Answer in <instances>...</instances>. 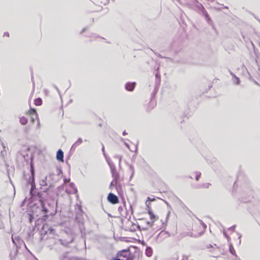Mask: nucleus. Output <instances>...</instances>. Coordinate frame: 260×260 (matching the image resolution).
<instances>
[{"mask_svg": "<svg viewBox=\"0 0 260 260\" xmlns=\"http://www.w3.org/2000/svg\"><path fill=\"white\" fill-rule=\"evenodd\" d=\"M85 246L86 247V242L84 241Z\"/></svg>", "mask_w": 260, "mask_h": 260, "instance_id": "obj_46", "label": "nucleus"}, {"mask_svg": "<svg viewBox=\"0 0 260 260\" xmlns=\"http://www.w3.org/2000/svg\"><path fill=\"white\" fill-rule=\"evenodd\" d=\"M1 144L3 147V149H6V146L5 144L3 142H2Z\"/></svg>", "mask_w": 260, "mask_h": 260, "instance_id": "obj_25", "label": "nucleus"}, {"mask_svg": "<svg viewBox=\"0 0 260 260\" xmlns=\"http://www.w3.org/2000/svg\"><path fill=\"white\" fill-rule=\"evenodd\" d=\"M142 243V244H143V245H145V242H144V241H143Z\"/></svg>", "mask_w": 260, "mask_h": 260, "instance_id": "obj_42", "label": "nucleus"}, {"mask_svg": "<svg viewBox=\"0 0 260 260\" xmlns=\"http://www.w3.org/2000/svg\"><path fill=\"white\" fill-rule=\"evenodd\" d=\"M34 115H36V118L37 120V124L36 127V131H39L40 128V120L37 112V111L34 108Z\"/></svg>", "mask_w": 260, "mask_h": 260, "instance_id": "obj_9", "label": "nucleus"}, {"mask_svg": "<svg viewBox=\"0 0 260 260\" xmlns=\"http://www.w3.org/2000/svg\"><path fill=\"white\" fill-rule=\"evenodd\" d=\"M34 214L35 213L37 216L40 217L36 221L35 224L36 228H37L38 230H39V226L40 225V223H42V231L41 234L44 232L45 234H46L48 231L46 230V229H47L48 231L50 232V233H53L54 230L52 228H48V226H45L44 221H45L46 219L48 218V215L47 214L48 213V209L45 207L44 203L42 199H40L39 197H35V184H34Z\"/></svg>", "mask_w": 260, "mask_h": 260, "instance_id": "obj_1", "label": "nucleus"}, {"mask_svg": "<svg viewBox=\"0 0 260 260\" xmlns=\"http://www.w3.org/2000/svg\"><path fill=\"white\" fill-rule=\"evenodd\" d=\"M122 135H123V136H125V135H127V133H126V132L125 131H124V132H123V133H122Z\"/></svg>", "mask_w": 260, "mask_h": 260, "instance_id": "obj_36", "label": "nucleus"}, {"mask_svg": "<svg viewBox=\"0 0 260 260\" xmlns=\"http://www.w3.org/2000/svg\"><path fill=\"white\" fill-rule=\"evenodd\" d=\"M102 151H103V153H104V155H105V156H106V155H105V149H104V146H103V148H102ZM105 157H106V158H108V157H107L106 156H105Z\"/></svg>", "mask_w": 260, "mask_h": 260, "instance_id": "obj_33", "label": "nucleus"}, {"mask_svg": "<svg viewBox=\"0 0 260 260\" xmlns=\"http://www.w3.org/2000/svg\"><path fill=\"white\" fill-rule=\"evenodd\" d=\"M124 144L126 146V147H127L128 149H129V145L127 143H125Z\"/></svg>", "mask_w": 260, "mask_h": 260, "instance_id": "obj_34", "label": "nucleus"}, {"mask_svg": "<svg viewBox=\"0 0 260 260\" xmlns=\"http://www.w3.org/2000/svg\"><path fill=\"white\" fill-rule=\"evenodd\" d=\"M3 36L4 37H9V33L8 32H4Z\"/></svg>", "mask_w": 260, "mask_h": 260, "instance_id": "obj_24", "label": "nucleus"}, {"mask_svg": "<svg viewBox=\"0 0 260 260\" xmlns=\"http://www.w3.org/2000/svg\"><path fill=\"white\" fill-rule=\"evenodd\" d=\"M229 73L233 77L235 78L236 77V76L234 74H233L230 70H229Z\"/></svg>", "mask_w": 260, "mask_h": 260, "instance_id": "obj_27", "label": "nucleus"}, {"mask_svg": "<svg viewBox=\"0 0 260 260\" xmlns=\"http://www.w3.org/2000/svg\"><path fill=\"white\" fill-rule=\"evenodd\" d=\"M116 158H118L119 160V162H120L121 161V157L119 156V155H117L115 156Z\"/></svg>", "mask_w": 260, "mask_h": 260, "instance_id": "obj_31", "label": "nucleus"}, {"mask_svg": "<svg viewBox=\"0 0 260 260\" xmlns=\"http://www.w3.org/2000/svg\"><path fill=\"white\" fill-rule=\"evenodd\" d=\"M56 175L52 173H50L48 177L50 178L52 181L56 182L58 180V178H55Z\"/></svg>", "mask_w": 260, "mask_h": 260, "instance_id": "obj_13", "label": "nucleus"}, {"mask_svg": "<svg viewBox=\"0 0 260 260\" xmlns=\"http://www.w3.org/2000/svg\"><path fill=\"white\" fill-rule=\"evenodd\" d=\"M35 228H34V229H33L34 231L35 230Z\"/></svg>", "mask_w": 260, "mask_h": 260, "instance_id": "obj_48", "label": "nucleus"}, {"mask_svg": "<svg viewBox=\"0 0 260 260\" xmlns=\"http://www.w3.org/2000/svg\"><path fill=\"white\" fill-rule=\"evenodd\" d=\"M235 79H236V81H235V83L236 84H239L240 83V79L237 77V76L236 77H235Z\"/></svg>", "mask_w": 260, "mask_h": 260, "instance_id": "obj_20", "label": "nucleus"}, {"mask_svg": "<svg viewBox=\"0 0 260 260\" xmlns=\"http://www.w3.org/2000/svg\"><path fill=\"white\" fill-rule=\"evenodd\" d=\"M207 186L206 187H208V186H209V185H210V184H207Z\"/></svg>", "mask_w": 260, "mask_h": 260, "instance_id": "obj_43", "label": "nucleus"}, {"mask_svg": "<svg viewBox=\"0 0 260 260\" xmlns=\"http://www.w3.org/2000/svg\"><path fill=\"white\" fill-rule=\"evenodd\" d=\"M201 224L203 226L204 229H205L207 227L206 224L204 223V222L201 220H200Z\"/></svg>", "mask_w": 260, "mask_h": 260, "instance_id": "obj_21", "label": "nucleus"}, {"mask_svg": "<svg viewBox=\"0 0 260 260\" xmlns=\"http://www.w3.org/2000/svg\"><path fill=\"white\" fill-rule=\"evenodd\" d=\"M107 200L109 202L112 204H116L119 202L118 197L111 192L109 193Z\"/></svg>", "mask_w": 260, "mask_h": 260, "instance_id": "obj_5", "label": "nucleus"}, {"mask_svg": "<svg viewBox=\"0 0 260 260\" xmlns=\"http://www.w3.org/2000/svg\"><path fill=\"white\" fill-rule=\"evenodd\" d=\"M12 240L13 243L15 245L17 248H21L22 246H24L25 248L28 250V251L32 254L30 250L27 248V246L24 242V241L19 238L18 237H14L13 235L12 236Z\"/></svg>", "mask_w": 260, "mask_h": 260, "instance_id": "obj_4", "label": "nucleus"}, {"mask_svg": "<svg viewBox=\"0 0 260 260\" xmlns=\"http://www.w3.org/2000/svg\"><path fill=\"white\" fill-rule=\"evenodd\" d=\"M148 200H149V201H154V199H150V198H148Z\"/></svg>", "mask_w": 260, "mask_h": 260, "instance_id": "obj_37", "label": "nucleus"}, {"mask_svg": "<svg viewBox=\"0 0 260 260\" xmlns=\"http://www.w3.org/2000/svg\"><path fill=\"white\" fill-rule=\"evenodd\" d=\"M70 178H69V179H64V182L67 183L69 182L70 181Z\"/></svg>", "mask_w": 260, "mask_h": 260, "instance_id": "obj_28", "label": "nucleus"}, {"mask_svg": "<svg viewBox=\"0 0 260 260\" xmlns=\"http://www.w3.org/2000/svg\"><path fill=\"white\" fill-rule=\"evenodd\" d=\"M155 76L157 78H160V75L159 74V73L157 72L155 74Z\"/></svg>", "mask_w": 260, "mask_h": 260, "instance_id": "obj_29", "label": "nucleus"}, {"mask_svg": "<svg viewBox=\"0 0 260 260\" xmlns=\"http://www.w3.org/2000/svg\"><path fill=\"white\" fill-rule=\"evenodd\" d=\"M106 160L110 167L111 172L115 183H117L119 179V175L116 170L114 165L110 161L109 158H106Z\"/></svg>", "mask_w": 260, "mask_h": 260, "instance_id": "obj_3", "label": "nucleus"}, {"mask_svg": "<svg viewBox=\"0 0 260 260\" xmlns=\"http://www.w3.org/2000/svg\"><path fill=\"white\" fill-rule=\"evenodd\" d=\"M136 83H127L125 84V89L128 91H133L135 87Z\"/></svg>", "mask_w": 260, "mask_h": 260, "instance_id": "obj_8", "label": "nucleus"}, {"mask_svg": "<svg viewBox=\"0 0 260 260\" xmlns=\"http://www.w3.org/2000/svg\"><path fill=\"white\" fill-rule=\"evenodd\" d=\"M112 260H113V259H112Z\"/></svg>", "mask_w": 260, "mask_h": 260, "instance_id": "obj_50", "label": "nucleus"}, {"mask_svg": "<svg viewBox=\"0 0 260 260\" xmlns=\"http://www.w3.org/2000/svg\"><path fill=\"white\" fill-rule=\"evenodd\" d=\"M202 7H203V6H202ZM202 9H203L202 12L205 17L206 20H207V21L208 22V23L210 24L211 20L210 19L209 15H208L207 12L205 10V9L203 7H202Z\"/></svg>", "mask_w": 260, "mask_h": 260, "instance_id": "obj_10", "label": "nucleus"}, {"mask_svg": "<svg viewBox=\"0 0 260 260\" xmlns=\"http://www.w3.org/2000/svg\"><path fill=\"white\" fill-rule=\"evenodd\" d=\"M34 259H35L36 260H38L37 258L34 255L33 256Z\"/></svg>", "mask_w": 260, "mask_h": 260, "instance_id": "obj_40", "label": "nucleus"}, {"mask_svg": "<svg viewBox=\"0 0 260 260\" xmlns=\"http://www.w3.org/2000/svg\"><path fill=\"white\" fill-rule=\"evenodd\" d=\"M201 175V172H196V180L197 181L199 180V178L200 177Z\"/></svg>", "mask_w": 260, "mask_h": 260, "instance_id": "obj_19", "label": "nucleus"}, {"mask_svg": "<svg viewBox=\"0 0 260 260\" xmlns=\"http://www.w3.org/2000/svg\"><path fill=\"white\" fill-rule=\"evenodd\" d=\"M7 156V150L6 149H3V150L1 152V157L3 160V161L6 162V157Z\"/></svg>", "mask_w": 260, "mask_h": 260, "instance_id": "obj_12", "label": "nucleus"}, {"mask_svg": "<svg viewBox=\"0 0 260 260\" xmlns=\"http://www.w3.org/2000/svg\"><path fill=\"white\" fill-rule=\"evenodd\" d=\"M146 254L148 256H151L152 254V249L150 247H147L146 249Z\"/></svg>", "mask_w": 260, "mask_h": 260, "instance_id": "obj_15", "label": "nucleus"}, {"mask_svg": "<svg viewBox=\"0 0 260 260\" xmlns=\"http://www.w3.org/2000/svg\"><path fill=\"white\" fill-rule=\"evenodd\" d=\"M34 104L36 105V106H40L42 105V99L41 98H37V99H36L34 101Z\"/></svg>", "mask_w": 260, "mask_h": 260, "instance_id": "obj_14", "label": "nucleus"}, {"mask_svg": "<svg viewBox=\"0 0 260 260\" xmlns=\"http://www.w3.org/2000/svg\"><path fill=\"white\" fill-rule=\"evenodd\" d=\"M30 100H29V105H30V110H29V112L30 113H32V108H31V107L30 106Z\"/></svg>", "mask_w": 260, "mask_h": 260, "instance_id": "obj_26", "label": "nucleus"}, {"mask_svg": "<svg viewBox=\"0 0 260 260\" xmlns=\"http://www.w3.org/2000/svg\"><path fill=\"white\" fill-rule=\"evenodd\" d=\"M236 228V225H233L232 226L229 228L230 230H234Z\"/></svg>", "mask_w": 260, "mask_h": 260, "instance_id": "obj_32", "label": "nucleus"}, {"mask_svg": "<svg viewBox=\"0 0 260 260\" xmlns=\"http://www.w3.org/2000/svg\"><path fill=\"white\" fill-rule=\"evenodd\" d=\"M20 122L22 125H25L27 122V119L24 117H22L20 118Z\"/></svg>", "mask_w": 260, "mask_h": 260, "instance_id": "obj_17", "label": "nucleus"}, {"mask_svg": "<svg viewBox=\"0 0 260 260\" xmlns=\"http://www.w3.org/2000/svg\"><path fill=\"white\" fill-rule=\"evenodd\" d=\"M30 171L31 173V176L29 177L28 183L31 185V187L29 190V193L30 197L29 199L26 198L22 204V207H24L26 206V210L30 212L29 214V220L30 222L32 221V213L31 212L32 211V156L30 157Z\"/></svg>", "mask_w": 260, "mask_h": 260, "instance_id": "obj_2", "label": "nucleus"}, {"mask_svg": "<svg viewBox=\"0 0 260 260\" xmlns=\"http://www.w3.org/2000/svg\"><path fill=\"white\" fill-rule=\"evenodd\" d=\"M229 250H230V252L231 253H232L233 255H235L236 256H237L235 250V249H234V247H233V246L232 245H230Z\"/></svg>", "mask_w": 260, "mask_h": 260, "instance_id": "obj_18", "label": "nucleus"}, {"mask_svg": "<svg viewBox=\"0 0 260 260\" xmlns=\"http://www.w3.org/2000/svg\"><path fill=\"white\" fill-rule=\"evenodd\" d=\"M129 252L127 250H123L118 252L117 255L119 256H122L123 257L126 258L129 255Z\"/></svg>", "mask_w": 260, "mask_h": 260, "instance_id": "obj_7", "label": "nucleus"}, {"mask_svg": "<svg viewBox=\"0 0 260 260\" xmlns=\"http://www.w3.org/2000/svg\"><path fill=\"white\" fill-rule=\"evenodd\" d=\"M148 213L150 216L151 219L153 220L151 222V223H152L154 221V220L156 219V216L153 213L152 211L150 210H148Z\"/></svg>", "mask_w": 260, "mask_h": 260, "instance_id": "obj_16", "label": "nucleus"}, {"mask_svg": "<svg viewBox=\"0 0 260 260\" xmlns=\"http://www.w3.org/2000/svg\"><path fill=\"white\" fill-rule=\"evenodd\" d=\"M259 22H260V21H259Z\"/></svg>", "mask_w": 260, "mask_h": 260, "instance_id": "obj_49", "label": "nucleus"}, {"mask_svg": "<svg viewBox=\"0 0 260 260\" xmlns=\"http://www.w3.org/2000/svg\"><path fill=\"white\" fill-rule=\"evenodd\" d=\"M113 2L114 1V0H112ZM109 2V0H103V2H102V3H104V5H106L107 3H108Z\"/></svg>", "mask_w": 260, "mask_h": 260, "instance_id": "obj_22", "label": "nucleus"}, {"mask_svg": "<svg viewBox=\"0 0 260 260\" xmlns=\"http://www.w3.org/2000/svg\"><path fill=\"white\" fill-rule=\"evenodd\" d=\"M35 147H34V150H33L34 153L35 152Z\"/></svg>", "mask_w": 260, "mask_h": 260, "instance_id": "obj_44", "label": "nucleus"}, {"mask_svg": "<svg viewBox=\"0 0 260 260\" xmlns=\"http://www.w3.org/2000/svg\"><path fill=\"white\" fill-rule=\"evenodd\" d=\"M56 159L60 161H63V152L61 149H59L56 153Z\"/></svg>", "mask_w": 260, "mask_h": 260, "instance_id": "obj_6", "label": "nucleus"}, {"mask_svg": "<svg viewBox=\"0 0 260 260\" xmlns=\"http://www.w3.org/2000/svg\"><path fill=\"white\" fill-rule=\"evenodd\" d=\"M86 29L85 28H83V30H82V32H84V31L86 30Z\"/></svg>", "mask_w": 260, "mask_h": 260, "instance_id": "obj_38", "label": "nucleus"}, {"mask_svg": "<svg viewBox=\"0 0 260 260\" xmlns=\"http://www.w3.org/2000/svg\"><path fill=\"white\" fill-rule=\"evenodd\" d=\"M157 55L160 58H164L160 54H158Z\"/></svg>", "mask_w": 260, "mask_h": 260, "instance_id": "obj_35", "label": "nucleus"}, {"mask_svg": "<svg viewBox=\"0 0 260 260\" xmlns=\"http://www.w3.org/2000/svg\"><path fill=\"white\" fill-rule=\"evenodd\" d=\"M30 119H31V121H32V117H30Z\"/></svg>", "mask_w": 260, "mask_h": 260, "instance_id": "obj_45", "label": "nucleus"}, {"mask_svg": "<svg viewBox=\"0 0 260 260\" xmlns=\"http://www.w3.org/2000/svg\"><path fill=\"white\" fill-rule=\"evenodd\" d=\"M116 184L117 183H115V181L113 180V181H112L111 182L110 186L111 187L113 185L115 186V185H116Z\"/></svg>", "mask_w": 260, "mask_h": 260, "instance_id": "obj_23", "label": "nucleus"}, {"mask_svg": "<svg viewBox=\"0 0 260 260\" xmlns=\"http://www.w3.org/2000/svg\"><path fill=\"white\" fill-rule=\"evenodd\" d=\"M212 247L211 245H210L209 246H207V248H210Z\"/></svg>", "mask_w": 260, "mask_h": 260, "instance_id": "obj_39", "label": "nucleus"}, {"mask_svg": "<svg viewBox=\"0 0 260 260\" xmlns=\"http://www.w3.org/2000/svg\"><path fill=\"white\" fill-rule=\"evenodd\" d=\"M82 143V140L79 138L77 141L72 145L71 150L75 149V148Z\"/></svg>", "mask_w": 260, "mask_h": 260, "instance_id": "obj_11", "label": "nucleus"}, {"mask_svg": "<svg viewBox=\"0 0 260 260\" xmlns=\"http://www.w3.org/2000/svg\"><path fill=\"white\" fill-rule=\"evenodd\" d=\"M224 8L225 9H229L228 7H227V6H225Z\"/></svg>", "mask_w": 260, "mask_h": 260, "instance_id": "obj_41", "label": "nucleus"}, {"mask_svg": "<svg viewBox=\"0 0 260 260\" xmlns=\"http://www.w3.org/2000/svg\"><path fill=\"white\" fill-rule=\"evenodd\" d=\"M47 177H48L46 176L45 177V179H47Z\"/></svg>", "mask_w": 260, "mask_h": 260, "instance_id": "obj_47", "label": "nucleus"}, {"mask_svg": "<svg viewBox=\"0 0 260 260\" xmlns=\"http://www.w3.org/2000/svg\"><path fill=\"white\" fill-rule=\"evenodd\" d=\"M57 171L58 176L60 175V174L62 173V171L60 169L58 170Z\"/></svg>", "mask_w": 260, "mask_h": 260, "instance_id": "obj_30", "label": "nucleus"}]
</instances>
